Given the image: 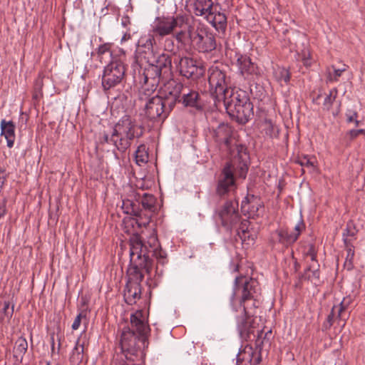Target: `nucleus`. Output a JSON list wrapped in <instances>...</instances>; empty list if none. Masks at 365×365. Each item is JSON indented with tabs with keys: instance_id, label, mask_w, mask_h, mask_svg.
I'll list each match as a JSON object with an SVG mask.
<instances>
[{
	"instance_id": "nucleus-1",
	"label": "nucleus",
	"mask_w": 365,
	"mask_h": 365,
	"mask_svg": "<svg viewBox=\"0 0 365 365\" xmlns=\"http://www.w3.org/2000/svg\"><path fill=\"white\" fill-rule=\"evenodd\" d=\"M261 287L253 278L237 277L235 279L233 292L230 299L232 309L239 312L237 316V329L241 338L246 341H255L257 349L270 344L272 337V330L257 329L255 331L254 319L256 309L261 304Z\"/></svg>"
},
{
	"instance_id": "nucleus-2",
	"label": "nucleus",
	"mask_w": 365,
	"mask_h": 365,
	"mask_svg": "<svg viewBox=\"0 0 365 365\" xmlns=\"http://www.w3.org/2000/svg\"><path fill=\"white\" fill-rule=\"evenodd\" d=\"M131 327H124L120 339L121 354L130 365L139 364L143 361L144 354L142 345L149 327L145 321L143 312L138 310L130 315ZM120 365H130L123 362Z\"/></svg>"
},
{
	"instance_id": "nucleus-3",
	"label": "nucleus",
	"mask_w": 365,
	"mask_h": 365,
	"mask_svg": "<svg viewBox=\"0 0 365 365\" xmlns=\"http://www.w3.org/2000/svg\"><path fill=\"white\" fill-rule=\"evenodd\" d=\"M236 154L222 168L217 180L216 193L223 197L235 189L236 177L245 178L248 171L249 154L244 145L236 147Z\"/></svg>"
},
{
	"instance_id": "nucleus-4",
	"label": "nucleus",
	"mask_w": 365,
	"mask_h": 365,
	"mask_svg": "<svg viewBox=\"0 0 365 365\" xmlns=\"http://www.w3.org/2000/svg\"><path fill=\"white\" fill-rule=\"evenodd\" d=\"M132 242L133 245L130 250V265L127 271L126 284L141 285L145 274H150L152 269L153 259L145 255L146 249L143 248L137 237H135Z\"/></svg>"
},
{
	"instance_id": "nucleus-5",
	"label": "nucleus",
	"mask_w": 365,
	"mask_h": 365,
	"mask_svg": "<svg viewBox=\"0 0 365 365\" xmlns=\"http://www.w3.org/2000/svg\"><path fill=\"white\" fill-rule=\"evenodd\" d=\"M136 128L135 120L128 115L123 116L114 125L110 141L118 151L125 153L131 145L132 140L141 136L142 133H136Z\"/></svg>"
},
{
	"instance_id": "nucleus-6",
	"label": "nucleus",
	"mask_w": 365,
	"mask_h": 365,
	"mask_svg": "<svg viewBox=\"0 0 365 365\" xmlns=\"http://www.w3.org/2000/svg\"><path fill=\"white\" fill-rule=\"evenodd\" d=\"M167 92L170 95L171 99L176 103H181L185 107L201 110L203 108V101L199 93L183 86L181 83L170 81L167 86Z\"/></svg>"
},
{
	"instance_id": "nucleus-7",
	"label": "nucleus",
	"mask_w": 365,
	"mask_h": 365,
	"mask_svg": "<svg viewBox=\"0 0 365 365\" xmlns=\"http://www.w3.org/2000/svg\"><path fill=\"white\" fill-rule=\"evenodd\" d=\"M143 106V115L150 120H164L174 108L175 101L167 92L165 98L155 95Z\"/></svg>"
},
{
	"instance_id": "nucleus-8",
	"label": "nucleus",
	"mask_w": 365,
	"mask_h": 365,
	"mask_svg": "<svg viewBox=\"0 0 365 365\" xmlns=\"http://www.w3.org/2000/svg\"><path fill=\"white\" fill-rule=\"evenodd\" d=\"M190 46L201 53H210L215 50L217 46L215 35L203 27L188 29Z\"/></svg>"
},
{
	"instance_id": "nucleus-9",
	"label": "nucleus",
	"mask_w": 365,
	"mask_h": 365,
	"mask_svg": "<svg viewBox=\"0 0 365 365\" xmlns=\"http://www.w3.org/2000/svg\"><path fill=\"white\" fill-rule=\"evenodd\" d=\"M125 66L118 58H112L105 66L102 75L101 85L104 91H108L123 82L125 77Z\"/></svg>"
},
{
	"instance_id": "nucleus-10",
	"label": "nucleus",
	"mask_w": 365,
	"mask_h": 365,
	"mask_svg": "<svg viewBox=\"0 0 365 365\" xmlns=\"http://www.w3.org/2000/svg\"><path fill=\"white\" fill-rule=\"evenodd\" d=\"M230 78L225 71L218 67H212L209 70L208 83L210 92L215 101V103H221V99L232 88L228 87Z\"/></svg>"
},
{
	"instance_id": "nucleus-11",
	"label": "nucleus",
	"mask_w": 365,
	"mask_h": 365,
	"mask_svg": "<svg viewBox=\"0 0 365 365\" xmlns=\"http://www.w3.org/2000/svg\"><path fill=\"white\" fill-rule=\"evenodd\" d=\"M186 24V16L182 15L159 16L153 26V34L158 38L173 34L176 29H182Z\"/></svg>"
},
{
	"instance_id": "nucleus-12",
	"label": "nucleus",
	"mask_w": 365,
	"mask_h": 365,
	"mask_svg": "<svg viewBox=\"0 0 365 365\" xmlns=\"http://www.w3.org/2000/svg\"><path fill=\"white\" fill-rule=\"evenodd\" d=\"M215 220L227 231H231L240 220L238 202L228 200L215 211Z\"/></svg>"
},
{
	"instance_id": "nucleus-13",
	"label": "nucleus",
	"mask_w": 365,
	"mask_h": 365,
	"mask_svg": "<svg viewBox=\"0 0 365 365\" xmlns=\"http://www.w3.org/2000/svg\"><path fill=\"white\" fill-rule=\"evenodd\" d=\"M305 230L303 220H300L293 230L287 228H281L275 230L271 237L273 246L281 245L283 248H288L292 245L299 238L301 233Z\"/></svg>"
},
{
	"instance_id": "nucleus-14",
	"label": "nucleus",
	"mask_w": 365,
	"mask_h": 365,
	"mask_svg": "<svg viewBox=\"0 0 365 365\" xmlns=\"http://www.w3.org/2000/svg\"><path fill=\"white\" fill-rule=\"evenodd\" d=\"M135 237L138 238L143 248L146 249V255L148 256L149 259H152L151 257H155L158 260L159 263H161L162 264L165 263L166 254L161 249L157 235L154 232L149 236L146 242H143L140 236L138 234H133L130 239V250L132 248V240Z\"/></svg>"
},
{
	"instance_id": "nucleus-15",
	"label": "nucleus",
	"mask_w": 365,
	"mask_h": 365,
	"mask_svg": "<svg viewBox=\"0 0 365 365\" xmlns=\"http://www.w3.org/2000/svg\"><path fill=\"white\" fill-rule=\"evenodd\" d=\"M244 104L238 107H231L230 110L227 111L230 116L235 119L239 123H246L253 115V104L250 98H243Z\"/></svg>"
},
{
	"instance_id": "nucleus-16",
	"label": "nucleus",
	"mask_w": 365,
	"mask_h": 365,
	"mask_svg": "<svg viewBox=\"0 0 365 365\" xmlns=\"http://www.w3.org/2000/svg\"><path fill=\"white\" fill-rule=\"evenodd\" d=\"M232 127L230 126L227 123H221L215 130V140L220 143L222 144L225 148L230 150L232 153V157L234 154H236V148L232 150ZM237 145L235 147H237Z\"/></svg>"
},
{
	"instance_id": "nucleus-17",
	"label": "nucleus",
	"mask_w": 365,
	"mask_h": 365,
	"mask_svg": "<svg viewBox=\"0 0 365 365\" xmlns=\"http://www.w3.org/2000/svg\"><path fill=\"white\" fill-rule=\"evenodd\" d=\"M262 207L260 198L254 195H247L242 201L241 211L249 218H255L259 215V210L262 209Z\"/></svg>"
},
{
	"instance_id": "nucleus-18",
	"label": "nucleus",
	"mask_w": 365,
	"mask_h": 365,
	"mask_svg": "<svg viewBox=\"0 0 365 365\" xmlns=\"http://www.w3.org/2000/svg\"><path fill=\"white\" fill-rule=\"evenodd\" d=\"M122 210L123 212L128 215L135 216L134 220L138 227H146L150 223V215H145V219L142 217V210L139 208V205L133 201L126 199L122 202Z\"/></svg>"
},
{
	"instance_id": "nucleus-19",
	"label": "nucleus",
	"mask_w": 365,
	"mask_h": 365,
	"mask_svg": "<svg viewBox=\"0 0 365 365\" xmlns=\"http://www.w3.org/2000/svg\"><path fill=\"white\" fill-rule=\"evenodd\" d=\"M243 98H250L246 91L241 89L235 90L232 88L228 91L227 95L221 99V103L226 111H228L232 106L238 107V106L244 104L245 101Z\"/></svg>"
},
{
	"instance_id": "nucleus-20",
	"label": "nucleus",
	"mask_w": 365,
	"mask_h": 365,
	"mask_svg": "<svg viewBox=\"0 0 365 365\" xmlns=\"http://www.w3.org/2000/svg\"><path fill=\"white\" fill-rule=\"evenodd\" d=\"M163 74V78L169 79L172 76V58L171 56L163 53L157 56L151 63Z\"/></svg>"
},
{
	"instance_id": "nucleus-21",
	"label": "nucleus",
	"mask_w": 365,
	"mask_h": 365,
	"mask_svg": "<svg viewBox=\"0 0 365 365\" xmlns=\"http://www.w3.org/2000/svg\"><path fill=\"white\" fill-rule=\"evenodd\" d=\"M143 79L146 86H150L153 88H157L161 81H167L151 63L144 68Z\"/></svg>"
},
{
	"instance_id": "nucleus-22",
	"label": "nucleus",
	"mask_w": 365,
	"mask_h": 365,
	"mask_svg": "<svg viewBox=\"0 0 365 365\" xmlns=\"http://www.w3.org/2000/svg\"><path fill=\"white\" fill-rule=\"evenodd\" d=\"M178 67L180 73L187 78H192L198 69L196 61L189 57L180 58L178 61Z\"/></svg>"
},
{
	"instance_id": "nucleus-23",
	"label": "nucleus",
	"mask_w": 365,
	"mask_h": 365,
	"mask_svg": "<svg viewBox=\"0 0 365 365\" xmlns=\"http://www.w3.org/2000/svg\"><path fill=\"white\" fill-rule=\"evenodd\" d=\"M217 5H215V9L209 13L205 17L213 27L218 31H225L227 27V17L225 14L217 11Z\"/></svg>"
},
{
	"instance_id": "nucleus-24",
	"label": "nucleus",
	"mask_w": 365,
	"mask_h": 365,
	"mask_svg": "<svg viewBox=\"0 0 365 365\" xmlns=\"http://www.w3.org/2000/svg\"><path fill=\"white\" fill-rule=\"evenodd\" d=\"M237 359L252 365H258L262 360L260 351L254 350L251 346H246L243 351L238 354Z\"/></svg>"
},
{
	"instance_id": "nucleus-25",
	"label": "nucleus",
	"mask_w": 365,
	"mask_h": 365,
	"mask_svg": "<svg viewBox=\"0 0 365 365\" xmlns=\"http://www.w3.org/2000/svg\"><path fill=\"white\" fill-rule=\"evenodd\" d=\"M237 56V63L242 74H258V67L251 61L250 57L241 54H239Z\"/></svg>"
},
{
	"instance_id": "nucleus-26",
	"label": "nucleus",
	"mask_w": 365,
	"mask_h": 365,
	"mask_svg": "<svg viewBox=\"0 0 365 365\" xmlns=\"http://www.w3.org/2000/svg\"><path fill=\"white\" fill-rule=\"evenodd\" d=\"M15 128L16 126L13 121H6L4 119L1 121V135L5 137L9 148L14 146L16 138Z\"/></svg>"
},
{
	"instance_id": "nucleus-27",
	"label": "nucleus",
	"mask_w": 365,
	"mask_h": 365,
	"mask_svg": "<svg viewBox=\"0 0 365 365\" xmlns=\"http://www.w3.org/2000/svg\"><path fill=\"white\" fill-rule=\"evenodd\" d=\"M125 302L130 305L136 303L141 296V285L126 284L124 289Z\"/></svg>"
},
{
	"instance_id": "nucleus-28",
	"label": "nucleus",
	"mask_w": 365,
	"mask_h": 365,
	"mask_svg": "<svg viewBox=\"0 0 365 365\" xmlns=\"http://www.w3.org/2000/svg\"><path fill=\"white\" fill-rule=\"evenodd\" d=\"M28 349V342L26 339L23 337H19L15 341L14 346L13 348V357L15 361L21 363L22 362L24 356L25 355Z\"/></svg>"
},
{
	"instance_id": "nucleus-29",
	"label": "nucleus",
	"mask_w": 365,
	"mask_h": 365,
	"mask_svg": "<svg viewBox=\"0 0 365 365\" xmlns=\"http://www.w3.org/2000/svg\"><path fill=\"white\" fill-rule=\"evenodd\" d=\"M215 6L212 0H195L194 11L197 16H205L206 17L215 9Z\"/></svg>"
},
{
	"instance_id": "nucleus-30",
	"label": "nucleus",
	"mask_w": 365,
	"mask_h": 365,
	"mask_svg": "<svg viewBox=\"0 0 365 365\" xmlns=\"http://www.w3.org/2000/svg\"><path fill=\"white\" fill-rule=\"evenodd\" d=\"M250 222L247 220L241 221L239 229L237 230V235L243 242L247 244L253 243L255 239V235L250 232L249 230Z\"/></svg>"
},
{
	"instance_id": "nucleus-31",
	"label": "nucleus",
	"mask_w": 365,
	"mask_h": 365,
	"mask_svg": "<svg viewBox=\"0 0 365 365\" xmlns=\"http://www.w3.org/2000/svg\"><path fill=\"white\" fill-rule=\"evenodd\" d=\"M112 43H105L100 45L96 49L97 58L102 63H106L113 57L111 51Z\"/></svg>"
},
{
	"instance_id": "nucleus-32",
	"label": "nucleus",
	"mask_w": 365,
	"mask_h": 365,
	"mask_svg": "<svg viewBox=\"0 0 365 365\" xmlns=\"http://www.w3.org/2000/svg\"><path fill=\"white\" fill-rule=\"evenodd\" d=\"M319 264L318 263L310 264L304 270L302 277L317 284L319 281Z\"/></svg>"
},
{
	"instance_id": "nucleus-33",
	"label": "nucleus",
	"mask_w": 365,
	"mask_h": 365,
	"mask_svg": "<svg viewBox=\"0 0 365 365\" xmlns=\"http://www.w3.org/2000/svg\"><path fill=\"white\" fill-rule=\"evenodd\" d=\"M296 163L302 167V172L304 173V168H307L309 173L316 170V158L314 156L302 155L297 158Z\"/></svg>"
},
{
	"instance_id": "nucleus-34",
	"label": "nucleus",
	"mask_w": 365,
	"mask_h": 365,
	"mask_svg": "<svg viewBox=\"0 0 365 365\" xmlns=\"http://www.w3.org/2000/svg\"><path fill=\"white\" fill-rule=\"evenodd\" d=\"M155 90L156 88L150 87V86H146L145 83L142 86L138 93V99L141 106L151 101V98L154 96L153 93Z\"/></svg>"
},
{
	"instance_id": "nucleus-35",
	"label": "nucleus",
	"mask_w": 365,
	"mask_h": 365,
	"mask_svg": "<svg viewBox=\"0 0 365 365\" xmlns=\"http://www.w3.org/2000/svg\"><path fill=\"white\" fill-rule=\"evenodd\" d=\"M156 199L154 195L144 193L140 200L143 210L149 212H153L155 210Z\"/></svg>"
},
{
	"instance_id": "nucleus-36",
	"label": "nucleus",
	"mask_w": 365,
	"mask_h": 365,
	"mask_svg": "<svg viewBox=\"0 0 365 365\" xmlns=\"http://www.w3.org/2000/svg\"><path fill=\"white\" fill-rule=\"evenodd\" d=\"M192 26L188 24L187 18L186 17V24L180 30L175 33V38L176 41L182 45H190V41L188 38V29Z\"/></svg>"
},
{
	"instance_id": "nucleus-37",
	"label": "nucleus",
	"mask_w": 365,
	"mask_h": 365,
	"mask_svg": "<svg viewBox=\"0 0 365 365\" xmlns=\"http://www.w3.org/2000/svg\"><path fill=\"white\" fill-rule=\"evenodd\" d=\"M344 245L347 252L345 260V266L348 269H351L353 267V259L354 257V250L351 240H344Z\"/></svg>"
},
{
	"instance_id": "nucleus-38",
	"label": "nucleus",
	"mask_w": 365,
	"mask_h": 365,
	"mask_svg": "<svg viewBox=\"0 0 365 365\" xmlns=\"http://www.w3.org/2000/svg\"><path fill=\"white\" fill-rule=\"evenodd\" d=\"M155 37L156 36L154 34H148L141 36L138 40V46L144 48L145 50L152 51L153 45L155 43Z\"/></svg>"
},
{
	"instance_id": "nucleus-39",
	"label": "nucleus",
	"mask_w": 365,
	"mask_h": 365,
	"mask_svg": "<svg viewBox=\"0 0 365 365\" xmlns=\"http://www.w3.org/2000/svg\"><path fill=\"white\" fill-rule=\"evenodd\" d=\"M84 347L83 344H79V340L77 341L76 346L73 349L70 360L72 363L78 364L83 359Z\"/></svg>"
},
{
	"instance_id": "nucleus-40",
	"label": "nucleus",
	"mask_w": 365,
	"mask_h": 365,
	"mask_svg": "<svg viewBox=\"0 0 365 365\" xmlns=\"http://www.w3.org/2000/svg\"><path fill=\"white\" fill-rule=\"evenodd\" d=\"M135 161L136 163L139 165L141 164L146 163L148 160V154L146 151V148L145 145H140L138 146L137 150L135 151Z\"/></svg>"
},
{
	"instance_id": "nucleus-41",
	"label": "nucleus",
	"mask_w": 365,
	"mask_h": 365,
	"mask_svg": "<svg viewBox=\"0 0 365 365\" xmlns=\"http://www.w3.org/2000/svg\"><path fill=\"white\" fill-rule=\"evenodd\" d=\"M263 129L266 135L271 138L277 136L278 134L277 127L272 122L271 120H265L263 123Z\"/></svg>"
},
{
	"instance_id": "nucleus-42",
	"label": "nucleus",
	"mask_w": 365,
	"mask_h": 365,
	"mask_svg": "<svg viewBox=\"0 0 365 365\" xmlns=\"http://www.w3.org/2000/svg\"><path fill=\"white\" fill-rule=\"evenodd\" d=\"M338 94V90L336 88H332L330 90L329 93L325 97L323 106L324 108L329 110L335 101L336 96Z\"/></svg>"
},
{
	"instance_id": "nucleus-43",
	"label": "nucleus",
	"mask_w": 365,
	"mask_h": 365,
	"mask_svg": "<svg viewBox=\"0 0 365 365\" xmlns=\"http://www.w3.org/2000/svg\"><path fill=\"white\" fill-rule=\"evenodd\" d=\"M357 230L355 228V226L351 222H349L346 225V229L343 232V241L344 240H350L349 237H354L356 235Z\"/></svg>"
},
{
	"instance_id": "nucleus-44",
	"label": "nucleus",
	"mask_w": 365,
	"mask_h": 365,
	"mask_svg": "<svg viewBox=\"0 0 365 365\" xmlns=\"http://www.w3.org/2000/svg\"><path fill=\"white\" fill-rule=\"evenodd\" d=\"M334 70V74L329 73L327 79L329 81H337L339 78L341 76L342 73L346 70L347 66H343L341 68H336L334 66H331Z\"/></svg>"
},
{
	"instance_id": "nucleus-45",
	"label": "nucleus",
	"mask_w": 365,
	"mask_h": 365,
	"mask_svg": "<svg viewBox=\"0 0 365 365\" xmlns=\"http://www.w3.org/2000/svg\"><path fill=\"white\" fill-rule=\"evenodd\" d=\"M349 302L350 301L345 298H344L343 300L340 302L338 309L337 318L340 319L343 318V312L348 308Z\"/></svg>"
},
{
	"instance_id": "nucleus-46",
	"label": "nucleus",
	"mask_w": 365,
	"mask_h": 365,
	"mask_svg": "<svg viewBox=\"0 0 365 365\" xmlns=\"http://www.w3.org/2000/svg\"><path fill=\"white\" fill-rule=\"evenodd\" d=\"M335 307L331 309L330 314L327 316V321L323 324V329H329L333 325L334 318V309Z\"/></svg>"
},
{
	"instance_id": "nucleus-47",
	"label": "nucleus",
	"mask_w": 365,
	"mask_h": 365,
	"mask_svg": "<svg viewBox=\"0 0 365 365\" xmlns=\"http://www.w3.org/2000/svg\"><path fill=\"white\" fill-rule=\"evenodd\" d=\"M307 255L310 257L312 263L314 264L317 263V261L316 259L317 257V252L315 250V247L314 245H309V248L307 252Z\"/></svg>"
},
{
	"instance_id": "nucleus-48",
	"label": "nucleus",
	"mask_w": 365,
	"mask_h": 365,
	"mask_svg": "<svg viewBox=\"0 0 365 365\" xmlns=\"http://www.w3.org/2000/svg\"><path fill=\"white\" fill-rule=\"evenodd\" d=\"M364 134L365 135V130L364 129H359V130H350L346 133V136L349 138L350 140H353L356 138H357L359 135Z\"/></svg>"
},
{
	"instance_id": "nucleus-49",
	"label": "nucleus",
	"mask_w": 365,
	"mask_h": 365,
	"mask_svg": "<svg viewBox=\"0 0 365 365\" xmlns=\"http://www.w3.org/2000/svg\"><path fill=\"white\" fill-rule=\"evenodd\" d=\"M9 307H10L9 302H4L3 312H4V314L9 319L11 318V317L13 315V313H14V306H12L11 309H9Z\"/></svg>"
},
{
	"instance_id": "nucleus-50",
	"label": "nucleus",
	"mask_w": 365,
	"mask_h": 365,
	"mask_svg": "<svg viewBox=\"0 0 365 365\" xmlns=\"http://www.w3.org/2000/svg\"><path fill=\"white\" fill-rule=\"evenodd\" d=\"M280 81H283L284 83H288L290 80V73L287 69H282L280 71Z\"/></svg>"
},
{
	"instance_id": "nucleus-51",
	"label": "nucleus",
	"mask_w": 365,
	"mask_h": 365,
	"mask_svg": "<svg viewBox=\"0 0 365 365\" xmlns=\"http://www.w3.org/2000/svg\"><path fill=\"white\" fill-rule=\"evenodd\" d=\"M43 86V77L39 75L34 82V90L42 91Z\"/></svg>"
},
{
	"instance_id": "nucleus-52",
	"label": "nucleus",
	"mask_w": 365,
	"mask_h": 365,
	"mask_svg": "<svg viewBox=\"0 0 365 365\" xmlns=\"http://www.w3.org/2000/svg\"><path fill=\"white\" fill-rule=\"evenodd\" d=\"M346 115L347 117V122L351 123L358 117V113L355 110H348L346 111Z\"/></svg>"
},
{
	"instance_id": "nucleus-53",
	"label": "nucleus",
	"mask_w": 365,
	"mask_h": 365,
	"mask_svg": "<svg viewBox=\"0 0 365 365\" xmlns=\"http://www.w3.org/2000/svg\"><path fill=\"white\" fill-rule=\"evenodd\" d=\"M164 47H165V51H173V48H174V41H173V40L172 38H166L165 41Z\"/></svg>"
},
{
	"instance_id": "nucleus-54",
	"label": "nucleus",
	"mask_w": 365,
	"mask_h": 365,
	"mask_svg": "<svg viewBox=\"0 0 365 365\" xmlns=\"http://www.w3.org/2000/svg\"><path fill=\"white\" fill-rule=\"evenodd\" d=\"M81 318H82V314L80 313L79 314H78L72 324V329L73 330H76L79 328L80 327V324H81Z\"/></svg>"
},
{
	"instance_id": "nucleus-55",
	"label": "nucleus",
	"mask_w": 365,
	"mask_h": 365,
	"mask_svg": "<svg viewBox=\"0 0 365 365\" xmlns=\"http://www.w3.org/2000/svg\"><path fill=\"white\" fill-rule=\"evenodd\" d=\"M7 174L6 173V171L0 168V187H1L4 185L5 181L6 180Z\"/></svg>"
},
{
	"instance_id": "nucleus-56",
	"label": "nucleus",
	"mask_w": 365,
	"mask_h": 365,
	"mask_svg": "<svg viewBox=\"0 0 365 365\" xmlns=\"http://www.w3.org/2000/svg\"><path fill=\"white\" fill-rule=\"evenodd\" d=\"M43 96V92L41 91L34 90L33 99L36 101H38Z\"/></svg>"
},
{
	"instance_id": "nucleus-57",
	"label": "nucleus",
	"mask_w": 365,
	"mask_h": 365,
	"mask_svg": "<svg viewBox=\"0 0 365 365\" xmlns=\"http://www.w3.org/2000/svg\"><path fill=\"white\" fill-rule=\"evenodd\" d=\"M6 214V202L4 201L3 203L0 204V219L3 217Z\"/></svg>"
},
{
	"instance_id": "nucleus-58",
	"label": "nucleus",
	"mask_w": 365,
	"mask_h": 365,
	"mask_svg": "<svg viewBox=\"0 0 365 365\" xmlns=\"http://www.w3.org/2000/svg\"><path fill=\"white\" fill-rule=\"evenodd\" d=\"M51 352L52 354L55 352V339L53 334L51 336Z\"/></svg>"
},
{
	"instance_id": "nucleus-59",
	"label": "nucleus",
	"mask_w": 365,
	"mask_h": 365,
	"mask_svg": "<svg viewBox=\"0 0 365 365\" xmlns=\"http://www.w3.org/2000/svg\"><path fill=\"white\" fill-rule=\"evenodd\" d=\"M103 141L106 143H112V142L110 141V137H109L108 134H105L103 135Z\"/></svg>"
},
{
	"instance_id": "nucleus-60",
	"label": "nucleus",
	"mask_w": 365,
	"mask_h": 365,
	"mask_svg": "<svg viewBox=\"0 0 365 365\" xmlns=\"http://www.w3.org/2000/svg\"><path fill=\"white\" fill-rule=\"evenodd\" d=\"M142 210V212H142V217H143V219H145V217H146V215H150V218L151 217V213H152V212H148V211H145V210Z\"/></svg>"
},
{
	"instance_id": "nucleus-61",
	"label": "nucleus",
	"mask_w": 365,
	"mask_h": 365,
	"mask_svg": "<svg viewBox=\"0 0 365 365\" xmlns=\"http://www.w3.org/2000/svg\"><path fill=\"white\" fill-rule=\"evenodd\" d=\"M354 120V122H355V125H356V126H359V121L358 120H356V118H355Z\"/></svg>"
},
{
	"instance_id": "nucleus-62",
	"label": "nucleus",
	"mask_w": 365,
	"mask_h": 365,
	"mask_svg": "<svg viewBox=\"0 0 365 365\" xmlns=\"http://www.w3.org/2000/svg\"><path fill=\"white\" fill-rule=\"evenodd\" d=\"M60 347H61V343L59 342L58 343V351H57L58 353V351L60 350Z\"/></svg>"
},
{
	"instance_id": "nucleus-63",
	"label": "nucleus",
	"mask_w": 365,
	"mask_h": 365,
	"mask_svg": "<svg viewBox=\"0 0 365 365\" xmlns=\"http://www.w3.org/2000/svg\"><path fill=\"white\" fill-rule=\"evenodd\" d=\"M304 64H305L306 66H309V63H308V61H307V60L305 61Z\"/></svg>"
},
{
	"instance_id": "nucleus-64",
	"label": "nucleus",
	"mask_w": 365,
	"mask_h": 365,
	"mask_svg": "<svg viewBox=\"0 0 365 365\" xmlns=\"http://www.w3.org/2000/svg\"><path fill=\"white\" fill-rule=\"evenodd\" d=\"M122 40H125V36L123 37Z\"/></svg>"
}]
</instances>
